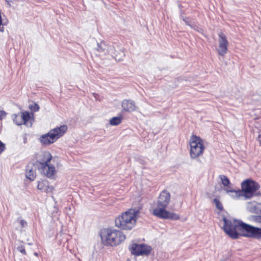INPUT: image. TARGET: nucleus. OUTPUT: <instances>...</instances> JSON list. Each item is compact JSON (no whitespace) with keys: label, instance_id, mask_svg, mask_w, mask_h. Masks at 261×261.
<instances>
[{"label":"nucleus","instance_id":"obj_1","mask_svg":"<svg viewBox=\"0 0 261 261\" xmlns=\"http://www.w3.org/2000/svg\"><path fill=\"white\" fill-rule=\"evenodd\" d=\"M223 229L225 233L233 239H237L240 236L261 240V228L255 227L243 222L241 220H229L223 218Z\"/></svg>","mask_w":261,"mask_h":261},{"label":"nucleus","instance_id":"obj_2","mask_svg":"<svg viewBox=\"0 0 261 261\" xmlns=\"http://www.w3.org/2000/svg\"><path fill=\"white\" fill-rule=\"evenodd\" d=\"M171 200L170 193L166 190L162 191L158 196L156 207L152 210V214L158 218L176 220L179 219L178 214L174 213H171L167 210L166 208L169 204Z\"/></svg>","mask_w":261,"mask_h":261},{"label":"nucleus","instance_id":"obj_3","mask_svg":"<svg viewBox=\"0 0 261 261\" xmlns=\"http://www.w3.org/2000/svg\"><path fill=\"white\" fill-rule=\"evenodd\" d=\"M101 242L107 246H116L126 238L125 235L120 230L114 228H104L100 231Z\"/></svg>","mask_w":261,"mask_h":261},{"label":"nucleus","instance_id":"obj_4","mask_svg":"<svg viewBox=\"0 0 261 261\" xmlns=\"http://www.w3.org/2000/svg\"><path fill=\"white\" fill-rule=\"evenodd\" d=\"M138 213V210L133 208L124 212L116 218V226L123 230H131L136 225Z\"/></svg>","mask_w":261,"mask_h":261},{"label":"nucleus","instance_id":"obj_5","mask_svg":"<svg viewBox=\"0 0 261 261\" xmlns=\"http://www.w3.org/2000/svg\"><path fill=\"white\" fill-rule=\"evenodd\" d=\"M52 158L51 154L48 151L40 152L37 158V168L44 176L48 178H52L56 172L55 167L49 164Z\"/></svg>","mask_w":261,"mask_h":261},{"label":"nucleus","instance_id":"obj_6","mask_svg":"<svg viewBox=\"0 0 261 261\" xmlns=\"http://www.w3.org/2000/svg\"><path fill=\"white\" fill-rule=\"evenodd\" d=\"M67 126L66 125H61L50 130L47 133L41 135L39 141L43 145H49L55 142L62 137L67 131Z\"/></svg>","mask_w":261,"mask_h":261},{"label":"nucleus","instance_id":"obj_7","mask_svg":"<svg viewBox=\"0 0 261 261\" xmlns=\"http://www.w3.org/2000/svg\"><path fill=\"white\" fill-rule=\"evenodd\" d=\"M241 187L243 197L247 199L253 196L254 193L260 188V186L254 180L247 179L241 183Z\"/></svg>","mask_w":261,"mask_h":261},{"label":"nucleus","instance_id":"obj_8","mask_svg":"<svg viewBox=\"0 0 261 261\" xmlns=\"http://www.w3.org/2000/svg\"><path fill=\"white\" fill-rule=\"evenodd\" d=\"M190 147V156L193 159L201 155L204 149L202 140L196 136H192Z\"/></svg>","mask_w":261,"mask_h":261},{"label":"nucleus","instance_id":"obj_9","mask_svg":"<svg viewBox=\"0 0 261 261\" xmlns=\"http://www.w3.org/2000/svg\"><path fill=\"white\" fill-rule=\"evenodd\" d=\"M96 50L99 53L103 55H110L112 57L115 56L117 60V56L115 55V49L114 46L107 43L106 41H101L97 44Z\"/></svg>","mask_w":261,"mask_h":261},{"label":"nucleus","instance_id":"obj_10","mask_svg":"<svg viewBox=\"0 0 261 261\" xmlns=\"http://www.w3.org/2000/svg\"><path fill=\"white\" fill-rule=\"evenodd\" d=\"M130 250L132 254L137 256L147 255L150 253L151 248L144 244H134L132 245Z\"/></svg>","mask_w":261,"mask_h":261},{"label":"nucleus","instance_id":"obj_11","mask_svg":"<svg viewBox=\"0 0 261 261\" xmlns=\"http://www.w3.org/2000/svg\"><path fill=\"white\" fill-rule=\"evenodd\" d=\"M219 48L218 52L222 56L225 55L228 50V41L224 34L221 32L218 34Z\"/></svg>","mask_w":261,"mask_h":261},{"label":"nucleus","instance_id":"obj_12","mask_svg":"<svg viewBox=\"0 0 261 261\" xmlns=\"http://www.w3.org/2000/svg\"><path fill=\"white\" fill-rule=\"evenodd\" d=\"M36 167L33 163H29L26 166L25 176L30 180H34L36 177Z\"/></svg>","mask_w":261,"mask_h":261},{"label":"nucleus","instance_id":"obj_13","mask_svg":"<svg viewBox=\"0 0 261 261\" xmlns=\"http://www.w3.org/2000/svg\"><path fill=\"white\" fill-rule=\"evenodd\" d=\"M121 106L124 112H132L136 110V106L134 101L130 99H124L122 101Z\"/></svg>","mask_w":261,"mask_h":261},{"label":"nucleus","instance_id":"obj_14","mask_svg":"<svg viewBox=\"0 0 261 261\" xmlns=\"http://www.w3.org/2000/svg\"><path fill=\"white\" fill-rule=\"evenodd\" d=\"M20 116L22 122V123L27 126L31 127L32 125V118L30 113L28 111L20 112ZM34 120V119H32Z\"/></svg>","mask_w":261,"mask_h":261},{"label":"nucleus","instance_id":"obj_15","mask_svg":"<svg viewBox=\"0 0 261 261\" xmlns=\"http://www.w3.org/2000/svg\"><path fill=\"white\" fill-rule=\"evenodd\" d=\"M247 209L251 213H261V203L255 202H248Z\"/></svg>","mask_w":261,"mask_h":261},{"label":"nucleus","instance_id":"obj_16","mask_svg":"<svg viewBox=\"0 0 261 261\" xmlns=\"http://www.w3.org/2000/svg\"><path fill=\"white\" fill-rule=\"evenodd\" d=\"M225 191L227 193L229 194L231 197L233 199H239L243 196V193L242 190H228V188H225Z\"/></svg>","mask_w":261,"mask_h":261},{"label":"nucleus","instance_id":"obj_17","mask_svg":"<svg viewBox=\"0 0 261 261\" xmlns=\"http://www.w3.org/2000/svg\"><path fill=\"white\" fill-rule=\"evenodd\" d=\"M122 119V116L114 117L110 120V124L112 126L118 125L121 123Z\"/></svg>","mask_w":261,"mask_h":261},{"label":"nucleus","instance_id":"obj_18","mask_svg":"<svg viewBox=\"0 0 261 261\" xmlns=\"http://www.w3.org/2000/svg\"><path fill=\"white\" fill-rule=\"evenodd\" d=\"M219 178L221 180L222 184L224 187H228L230 185V180L225 175H220Z\"/></svg>","mask_w":261,"mask_h":261},{"label":"nucleus","instance_id":"obj_19","mask_svg":"<svg viewBox=\"0 0 261 261\" xmlns=\"http://www.w3.org/2000/svg\"><path fill=\"white\" fill-rule=\"evenodd\" d=\"M213 203L217 209L222 211L223 210V207L222 203L221 202L219 198H215L213 199Z\"/></svg>","mask_w":261,"mask_h":261},{"label":"nucleus","instance_id":"obj_20","mask_svg":"<svg viewBox=\"0 0 261 261\" xmlns=\"http://www.w3.org/2000/svg\"><path fill=\"white\" fill-rule=\"evenodd\" d=\"M13 121L17 125H21L23 124L19 114H14Z\"/></svg>","mask_w":261,"mask_h":261},{"label":"nucleus","instance_id":"obj_21","mask_svg":"<svg viewBox=\"0 0 261 261\" xmlns=\"http://www.w3.org/2000/svg\"><path fill=\"white\" fill-rule=\"evenodd\" d=\"M48 181L47 180H42L39 181L37 185V188L39 190L43 191L47 186Z\"/></svg>","mask_w":261,"mask_h":261},{"label":"nucleus","instance_id":"obj_22","mask_svg":"<svg viewBox=\"0 0 261 261\" xmlns=\"http://www.w3.org/2000/svg\"><path fill=\"white\" fill-rule=\"evenodd\" d=\"M251 220L261 227V215L252 216Z\"/></svg>","mask_w":261,"mask_h":261},{"label":"nucleus","instance_id":"obj_23","mask_svg":"<svg viewBox=\"0 0 261 261\" xmlns=\"http://www.w3.org/2000/svg\"><path fill=\"white\" fill-rule=\"evenodd\" d=\"M16 221L20 224L21 228L25 227L28 225L27 221L22 219L21 217L18 218Z\"/></svg>","mask_w":261,"mask_h":261},{"label":"nucleus","instance_id":"obj_24","mask_svg":"<svg viewBox=\"0 0 261 261\" xmlns=\"http://www.w3.org/2000/svg\"><path fill=\"white\" fill-rule=\"evenodd\" d=\"M29 109L33 112H37L39 110V106L37 103H34L29 106Z\"/></svg>","mask_w":261,"mask_h":261},{"label":"nucleus","instance_id":"obj_25","mask_svg":"<svg viewBox=\"0 0 261 261\" xmlns=\"http://www.w3.org/2000/svg\"><path fill=\"white\" fill-rule=\"evenodd\" d=\"M17 250L19 251L20 252H21L23 255H26L27 252L25 251L24 247L22 245H21L20 246H18L17 248Z\"/></svg>","mask_w":261,"mask_h":261},{"label":"nucleus","instance_id":"obj_26","mask_svg":"<svg viewBox=\"0 0 261 261\" xmlns=\"http://www.w3.org/2000/svg\"><path fill=\"white\" fill-rule=\"evenodd\" d=\"M54 189V188L53 186H50L48 185V183L47 184V186L46 187V188H45V189H44V191L46 193H50V192H51L53 191Z\"/></svg>","mask_w":261,"mask_h":261},{"label":"nucleus","instance_id":"obj_27","mask_svg":"<svg viewBox=\"0 0 261 261\" xmlns=\"http://www.w3.org/2000/svg\"><path fill=\"white\" fill-rule=\"evenodd\" d=\"M5 149V144L0 140V154H1Z\"/></svg>","mask_w":261,"mask_h":261},{"label":"nucleus","instance_id":"obj_28","mask_svg":"<svg viewBox=\"0 0 261 261\" xmlns=\"http://www.w3.org/2000/svg\"><path fill=\"white\" fill-rule=\"evenodd\" d=\"M7 113L4 111H0V120L4 119L6 116Z\"/></svg>","mask_w":261,"mask_h":261},{"label":"nucleus","instance_id":"obj_29","mask_svg":"<svg viewBox=\"0 0 261 261\" xmlns=\"http://www.w3.org/2000/svg\"><path fill=\"white\" fill-rule=\"evenodd\" d=\"M183 20L185 22L186 24L191 28H193V25L190 23V22L189 20V18L185 17L183 18Z\"/></svg>","mask_w":261,"mask_h":261},{"label":"nucleus","instance_id":"obj_30","mask_svg":"<svg viewBox=\"0 0 261 261\" xmlns=\"http://www.w3.org/2000/svg\"><path fill=\"white\" fill-rule=\"evenodd\" d=\"M92 95L95 98V100L99 99V98H98L99 95L98 94H97L96 93H93Z\"/></svg>","mask_w":261,"mask_h":261},{"label":"nucleus","instance_id":"obj_31","mask_svg":"<svg viewBox=\"0 0 261 261\" xmlns=\"http://www.w3.org/2000/svg\"><path fill=\"white\" fill-rule=\"evenodd\" d=\"M257 140L259 142L260 145L261 146V134L258 135L257 137Z\"/></svg>","mask_w":261,"mask_h":261},{"label":"nucleus","instance_id":"obj_32","mask_svg":"<svg viewBox=\"0 0 261 261\" xmlns=\"http://www.w3.org/2000/svg\"><path fill=\"white\" fill-rule=\"evenodd\" d=\"M4 25H0V32H3L4 31Z\"/></svg>","mask_w":261,"mask_h":261},{"label":"nucleus","instance_id":"obj_33","mask_svg":"<svg viewBox=\"0 0 261 261\" xmlns=\"http://www.w3.org/2000/svg\"><path fill=\"white\" fill-rule=\"evenodd\" d=\"M225 188H228V190H232L230 187L229 186H228V187H225Z\"/></svg>","mask_w":261,"mask_h":261},{"label":"nucleus","instance_id":"obj_34","mask_svg":"<svg viewBox=\"0 0 261 261\" xmlns=\"http://www.w3.org/2000/svg\"><path fill=\"white\" fill-rule=\"evenodd\" d=\"M6 2L7 3V4H8V5H10V2L9 1H8V0H6Z\"/></svg>","mask_w":261,"mask_h":261},{"label":"nucleus","instance_id":"obj_35","mask_svg":"<svg viewBox=\"0 0 261 261\" xmlns=\"http://www.w3.org/2000/svg\"><path fill=\"white\" fill-rule=\"evenodd\" d=\"M34 255H36V256H37L38 255V254L37 252H35L34 253Z\"/></svg>","mask_w":261,"mask_h":261},{"label":"nucleus","instance_id":"obj_36","mask_svg":"<svg viewBox=\"0 0 261 261\" xmlns=\"http://www.w3.org/2000/svg\"><path fill=\"white\" fill-rule=\"evenodd\" d=\"M122 54L123 55V56H124V53L123 51H122Z\"/></svg>","mask_w":261,"mask_h":261},{"label":"nucleus","instance_id":"obj_37","mask_svg":"<svg viewBox=\"0 0 261 261\" xmlns=\"http://www.w3.org/2000/svg\"><path fill=\"white\" fill-rule=\"evenodd\" d=\"M32 117H33L34 115H33V113H32Z\"/></svg>","mask_w":261,"mask_h":261}]
</instances>
